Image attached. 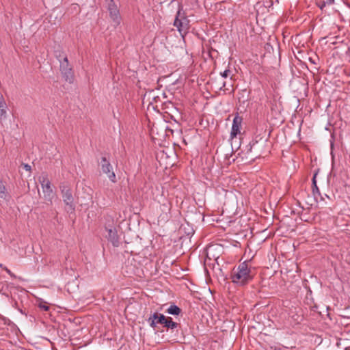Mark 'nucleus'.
Here are the masks:
<instances>
[{
    "label": "nucleus",
    "mask_w": 350,
    "mask_h": 350,
    "mask_svg": "<svg viewBox=\"0 0 350 350\" xmlns=\"http://www.w3.org/2000/svg\"><path fill=\"white\" fill-rule=\"evenodd\" d=\"M7 113V105L3 95L0 93V117L5 118Z\"/></svg>",
    "instance_id": "13"
},
{
    "label": "nucleus",
    "mask_w": 350,
    "mask_h": 350,
    "mask_svg": "<svg viewBox=\"0 0 350 350\" xmlns=\"http://www.w3.org/2000/svg\"><path fill=\"white\" fill-rule=\"evenodd\" d=\"M107 239L110 241L114 247H118L119 245V238L116 230L109 229L107 230Z\"/></svg>",
    "instance_id": "12"
},
{
    "label": "nucleus",
    "mask_w": 350,
    "mask_h": 350,
    "mask_svg": "<svg viewBox=\"0 0 350 350\" xmlns=\"http://www.w3.org/2000/svg\"><path fill=\"white\" fill-rule=\"evenodd\" d=\"M334 1V0H319L317 5L321 10H323L326 5L332 4Z\"/></svg>",
    "instance_id": "17"
},
{
    "label": "nucleus",
    "mask_w": 350,
    "mask_h": 350,
    "mask_svg": "<svg viewBox=\"0 0 350 350\" xmlns=\"http://www.w3.org/2000/svg\"><path fill=\"white\" fill-rule=\"evenodd\" d=\"M163 325L165 327L172 329L178 327V323L173 321L171 317H165V321H164Z\"/></svg>",
    "instance_id": "14"
},
{
    "label": "nucleus",
    "mask_w": 350,
    "mask_h": 350,
    "mask_svg": "<svg viewBox=\"0 0 350 350\" xmlns=\"http://www.w3.org/2000/svg\"><path fill=\"white\" fill-rule=\"evenodd\" d=\"M165 321V317L160 313L154 312L148 319L147 321L150 326L152 328H155L158 323L163 324Z\"/></svg>",
    "instance_id": "9"
},
{
    "label": "nucleus",
    "mask_w": 350,
    "mask_h": 350,
    "mask_svg": "<svg viewBox=\"0 0 350 350\" xmlns=\"http://www.w3.org/2000/svg\"><path fill=\"white\" fill-rule=\"evenodd\" d=\"M38 307L44 311H48L49 310V306L47 305V303L44 301H40Z\"/></svg>",
    "instance_id": "19"
},
{
    "label": "nucleus",
    "mask_w": 350,
    "mask_h": 350,
    "mask_svg": "<svg viewBox=\"0 0 350 350\" xmlns=\"http://www.w3.org/2000/svg\"><path fill=\"white\" fill-rule=\"evenodd\" d=\"M317 176V172L314 174V176L312 178V193L314 196H316L317 193L319 195L320 194L319 189L317 185V180H316Z\"/></svg>",
    "instance_id": "16"
},
{
    "label": "nucleus",
    "mask_w": 350,
    "mask_h": 350,
    "mask_svg": "<svg viewBox=\"0 0 350 350\" xmlns=\"http://www.w3.org/2000/svg\"><path fill=\"white\" fill-rule=\"evenodd\" d=\"M174 25L177 28L180 35L184 37L189 29V20L178 10L174 22Z\"/></svg>",
    "instance_id": "4"
},
{
    "label": "nucleus",
    "mask_w": 350,
    "mask_h": 350,
    "mask_svg": "<svg viewBox=\"0 0 350 350\" xmlns=\"http://www.w3.org/2000/svg\"><path fill=\"white\" fill-rule=\"evenodd\" d=\"M4 269L11 277L15 278L14 274L12 273V271L10 269H8L7 267H5Z\"/></svg>",
    "instance_id": "21"
},
{
    "label": "nucleus",
    "mask_w": 350,
    "mask_h": 350,
    "mask_svg": "<svg viewBox=\"0 0 350 350\" xmlns=\"http://www.w3.org/2000/svg\"><path fill=\"white\" fill-rule=\"evenodd\" d=\"M152 200L160 205V209L163 213L169 212L171 209V203L165 195L163 189L156 187L152 191Z\"/></svg>",
    "instance_id": "3"
},
{
    "label": "nucleus",
    "mask_w": 350,
    "mask_h": 350,
    "mask_svg": "<svg viewBox=\"0 0 350 350\" xmlns=\"http://www.w3.org/2000/svg\"><path fill=\"white\" fill-rule=\"evenodd\" d=\"M5 187L4 184L1 181H0V198L5 199Z\"/></svg>",
    "instance_id": "18"
},
{
    "label": "nucleus",
    "mask_w": 350,
    "mask_h": 350,
    "mask_svg": "<svg viewBox=\"0 0 350 350\" xmlns=\"http://www.w3.org/2000/svg\"><path fill=\"white\" fill-rule=\"evenodd\" d=\"M167 312L172 315H179L181 309L176 305H171L167 310Z\"/></svg>",
    "instance_id": "15"
},
{
    "label": "nucleus",
    "mask_w": 350,
    "mask_h": 350,
    "mask_svg": "<svg viewBox=\"0 0 350 350\" xmlns=\"http://www.w3.org/2000/svg\"><path fill=\"white\" fill-rule=\"evenodd\" d=\"M253 277L252 267L247 261L240 263L236 269H233L230 276L232 282L241 286L248 284Z\"/></svg>",
    "instance_id": "1"
},
{
    "label": "nucleus",
    "mask_w": 350,
    "mask_h": 350,
    "mask_svg": "<svg viewBox=\"0 0 350 350\" xmlns=\"http://www.w3.org/2000/svg\"><path fill=\"white\" fill-rule=\"evenodd\" d=\"M56 57L60 62V71L63 77L69 83H72L74 80V75L72 68L69 65L68 57L62 51H56Z\"/></svg>",
    "instance_id": "2"
},
{
    "label": "nucleus",
    "mask_w": 350,
    "mask_h": 350,
    "mask_svg": "<svg viewBox=\"0 0 350 350\" xmlns=\"http://www.w3.org/2000/svg\"><path fill=\"white\" fill-rule=\"evenodd\" d=\"M38 180L41 185L44 198L51 202V200L53 196V191L47 174H43L39 177Z\"/></svg>",
    "instance_id": "5"
},
{
    "label": "nucleus",
    "mask_w": 350,
    "mask_h": 350,
    "mask_svg": "<svg viewBox=\"0 0 350 350\" xmlns=\"http://www.w3.org/2000/svg\"><path fill=\"white\" fill-rule=\"evenodd\" d=\"M242 120V118L238 115L234 118L230 133V136L232 138L237 137V135L240 133Z\"/></svg>",
    "instance_id": "10"
},
{
    "label": "nucleus",
    "mask_w": 350,
    "mask_h": 350,
    "mask_svg": "<svg viewBox=\"0 0 350 350\" xmlns=\"http://www.w3.org/2000/svg\"><path fill=\"white\" fill-rule=\"evenodd\" d=\"M99 164L103 172L107 175L109 179L112 183H116V174L113 171V167L109 161L105 157H102Z\"/></svg>",
    "instance_id": "6"
},
{
    "label": "nucleus",
    "mask_w": 350,
    "mask_h": 350,
    "mask_svg": "<svg viewBox=\"0 0 350 350\" xmlns=\"http://www.w3.org/2000/svg\"><path fill=\"white\" fill-rule=\"evenodd\" d=\"M230 82L222 81L219 85L217 86V88L219 90H223L224 92L227 93H232L234 91L233 88V84L232 83V77H231L230 79Z\"/></svg>",
    "instance_id": "11"
},
{
    "label": "nucleus",
    "mask_w": 350,
    "mask_h": 350,
    "mask_svg": "<svg viewBox=\"0 0 350 350\" xmlns=\"http://www.w3.org/2000/svg\"><path fill=\"white\" fill-rule=\"evenodd\" d=\"M108 11L109 16L113 23L114 27H117L121 23V16L119 10L114 3L113 0H110L108 3Z\"/></svg>",
    "instance_id": "7"
},
{
    "label": "nucleus",
    "mask_w": 350,
    "mask_h": 350,
    "mask_svg": "<svg viewBox=\"0 0 350 350\" xmlns=\"http://www.w3.org/2000/svg\"><path fill=\"white\" fill-rule=\"evenodd\" d=\"M23 166L27 171H31V166L29 165L24 164Z\"/></svg>",
    "instance_id": "22"
},
{
    "label": "nucleus",
    "mask_w": 350,
    "mask_h": 350,
    "mask_svg": "<svg viewBox=\"0 0 350 350\" xmlns=\"http://www.w3.org/2000/svg\"><path fill=\"white\" fill-rule=\"evenodd\" d=\"M231 73V71L228 69L227 70H225L224 72H221L220 75L221 76V77L223 78H227L230 76Z\"/></svg>",
    "instance_id": "20"
},
{
    "label": "nucleus",
    "mask_w": 350,
    "mask_h": 350,
    "mask_svg": "<svg viewBox=\"0 0 350 350\" xmlns=\"http://www.w3.org/2000/svg\"><path fill=\"white\" fill-rule=\"evenodd\" d=\"M62 193L64 203L66 206H69L70 209L74 210L73 197L71 189L68 187L64 186L62 187Z\"/></svg>",
    "instance_id": "8"
}]
</instances>
